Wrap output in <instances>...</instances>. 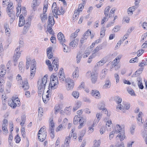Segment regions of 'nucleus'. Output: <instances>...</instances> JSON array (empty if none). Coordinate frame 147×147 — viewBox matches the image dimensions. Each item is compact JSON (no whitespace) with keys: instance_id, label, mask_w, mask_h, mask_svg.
Returning <instances> with one entry per match:
<instances>
[{"instance_id":"obj_62","label":"nucleus","mask_w":147,"mask_h":147,"mask_svg":"<svg viewBox=\"0 0 147 147\" xmlns=\"http://www.w3.org/2000/svg\"><path fill=\"white\" fill-rule=\"evenodd\" d=\"M129 105L128 104H124L123 107V109H126L127 110L129 108Z\"/></svg>"},{"instance_id":"obj_28","label":"nucleus","mask_w":147,"mask_h":147,"mask_svg":"<svg viewBox=\"0 0 147 147\" xmlns=\"http://www.w3.org/2000/svg\"><path fill=\"white\" fill-rule=\"evenodd\" d=\"M143 70V68H140L138 70L136 71L134 74L132 75V77H133L139 76L142 73Z\"/></svg>"},{"instance_id":"obj_59","label":"nucleus","mask_w":147,"mask_h":147,"mask_svg":"<svg viewBox=\"0 0 147 147\" xmlns=\"http://www.w3.org/2000/svg\"><path fill=\"white\" fill-rule=\"evenodd\" d=\"M9 1L10 0H3V5L4 6H5V5H7V4L9 3Z\"/></svg>"},{"instance_id":"obj_52","label":"nucleus","mask_w":147,"mask_h":147,"mask_svg":"<svg viewBox=\"0 0 147 147\" xmlns=\"http://www.w3.org/2000/svg\"><path fill=\"white\" fill-rule=\"evenodd\" d=\"M120 29V27L118 26H117L114 27L113 29V31L114 32H117L119 31Z\"/></svg>"},{"instance_id":"obj_41","label":"nucleus","mask_w":147,"mask_h":147,"mask_svg":"<svg viewBox=\"0 0 147 147\" xmlns=\"http://www.w3.org/2000/svg\"><path fill=\"white\" fill-rule=\"evenodd\" d=\"M6 125L5 124L2 125V129L3 131V134H7L8 133V131L6 127Z\"/></svg>"},{"instance_id":"obj_31","label":"nucleus","mask_w":147,"mask_h":147,"mask_svg":"<svg viewBox=\"0 0 147 147\" xmlns=\"http://www.w3.org/2000/svg\"><path fill=\"white\" fill-rule=\"evenodd\" d=\"M81 105V103L80 102H78L75 105V106L73 108V111H75L76 110H77L78 108L80 107Z\"/></svg>"},{"instance_id":"obj_19","label":"nucleus","mask_w":147,"mask_h":147,"mask_svg":"<svg viewBox=\"0 0 147 147\" xmlns=\"http://www.w3.org/2000/svg\"><path fill=\"white\" fill-rule=\"evenodd\" d=\"M121 56L117 57L112 62V64L111 65L112 68L114 67L117 65L118 63V62L117 61V60L118 59L119 60H120L121 58Z\"/></svg>"},{"instance_id":"obj_2","label":"nucleus","mask_w":147,"mask_h":147,"mask_svg":"<svg viewBox=\"0 0 147 147\" xmlns=\"http://www.w3.org/2000/svg\"><path fill=\"white\" fill-rule=\"evenodd\" d=\"M16 80L18 84L20 85V86L22 87L24 90H27L29 88V86L27 80L25 79L23 81L22 78L20 75H18L16 77Z\"/></svg>"},{"instance_id":"obj_6","label":"nucleus","mask_w":147,"mask_h":147,"mask_svg":"<svg viewBox=\"0 0 147 147\" xmlns=\"http://www.w3.org/2000/svg\"><path fill=\"white\" fill-rule=\"evenodd\" d=\"M36 69V64L35 59H33L32 61V64L30 67V78L32 79L34 77Z\"/></svg>"},{"instance_id":"obj_7","label":"nucleus","mask_w":147,"mask_h":147,"mask_svg":"<svg viewBox=\"0 0 147 147\" xmlns=\"http://www.w3.org/2000/svg\"><path fill=\"white\" fill-rule=\"evenodd\" d=\"M48 8V5H44L43 8V13L40 15V17L42 22H45L47 19V16L45 13Z\"/></svg>"},{"instance_id":"obj_9","label":"nucleus","mask_w":147,"mask_h":147,"mask_svg":"<svg viewBox=\"0 0 147 147\" xmlns=\"http://www.w3.org/2000/svg\"><path fill=\"white\" fill-rule=\"evenodd\" d=\"M57 39L60 43L62 45H64V43H66L64 35L61 32H59L57 35Z\"/></svg>"},{"instance_id":"obj_64","label":"nucleus","mask_w":147,"mask_h":147,"mask_svg":"<svg viewBox=\"0 0 147 147\" xmlns=\"http://www.w3.org/2000/svg\"><path fill=\"white\" fill-rule=\"evenodd\" d=\"M15 139L16 140V143H18L20 142V137L19 136L17 135L15 137Z\"/></svg>"},{"instance_id":"obj_42","label":"nucleus","mask_w":147,"mask_h":147,"mask_svg":"<svg viewBox=\"0 0 147 147\" xmlns=\"http://www.w3.org/2000/svg\"><path fill=\"white\" fill-rule=\"evenodd\" d=\"M58 77H59V80L61 82H66V79L65 78L64 76V74L62 75H61V76H59Z\"/></svg>"},{"instance_id":"obj_24","label":"nucleus","mask_w":147,"mask_h":147,"mask_svg":"<svg viewBox=\"0 0 147 147\" xmlns=\"http://www.w3.org/2000/svg\"><path fill=\"white\" fill-rule=\"evenodd\" d=\"M79 69L78 67L76 68L75 70L73 72L72 76L73 78L77 79L78 77Z\"/></svg>"},{"instance_id":"obj_34","label":"nucleus","mask_w":147,"mask_h":147,"mask_svg":"<svg viewBox=\"0 0 147 147\" xmlns=\"http://www.w3.org/2000/svg\"><path fill=\"white\" fill-rule=\"evenodd\" d=\"M18 66L20 71L21 72H23L24 70V67L23 63L22 62H20Z\"/></svg>"},{"instance_id":"obj_38","label":"nucleus","mask_w":147,"mask_h":147,"mask_svg":"<svg viewBox=\"0 0 147 147\" xmlns=\"http://www.w3.org/2000/svg\"><path fill=\"white\" fill-rule=\"evenodd\" d=\"M71 109L70 107L65 108L64 110V112L67 115H69L70 114Z\"/></svg>"},{"instance_id":"obj_35","label":"nucleus","mask_w":147,"mask_h":147,"mask_svg":"<svg viewBox=\"0 0 147 147\" xmlns=\"http://www.w3.org/2000/svg\"><path fill=\"white\" fill-rule=\"evenodd\" d=\"M46 134V128L45 126H43L40 128L39 130L38 134Z\"/></svg>"},{"instance_id":"obj_44","label":"nucleus","mask_w":147,"mask_h":147,"mask_svg":"<svg viewBox=\"0 0 147 147\" xmlns=\"http://www.w3.org/2000/svg\"><path fill=\"white\" fill-rule=\"evenodd\" d=\"M96 56L95 54H92V55L89 56L88 61V62L89 63H90L92 61V59L95 57Z\"/></svg>"},{"instance_id":"obj_1","label":"nucleus","mask_w":147,"mask_h":147,"mask_svg":"<svg viewBox=\"0 0 147 147\" xmlns=\"http://www.w3.org/2000/svg\"><path fill=\"white\" fill-rule=\"evenodd\" d=\"M47 82V78L46 75L43 77L41 80L38 82V87L39 94H40L44 90Z\"/></svg>"},{"instance_id":"obj_56","label":"nucleus","mask_w":147,"mask_h":147,"mask_svg":"<svg viewBox=\"0 0 147 147\" xmlns=\"http://www.w3.org/2000/svg\"><path fill=\"white\" fill-rule=\"evenodd\" d=\"M112 124L111 120L108 121L106 123V127H109L112 126Z\"/></svg>"},{"instance_id":"obj_30","label":"nucleus","mask_w":147,"mask_h":147,"mask_svg":"<svg viewBox=\"0 0 147 147\" xmlns=\"http://www.w3.org/2000/svg\"><path fill=\"white\" fill-rule=\"evenodd\" d=\"M111 86V82L109 80H107L105 82V84L103 86V88H109Z\"/></svg>"},{"instance_id":"obj_11","label":"nucleus","mask_w":147,"mask_h":147,"mask_svg":"<svg viewBox=\"0 0 147 147\" xmlns=\"http://www.w3.org/2000/svg\"><path fill=\"white\" fill-rule=\"evenodd\" d=\"M49 126V131L50 132V135L51 138H53L55 136V125L53 122L50 123Z\"/></svg>"},{"instance_id":"obj_61","label":"nucleus","mask_w":147,"mask_h":147,"mask_svg":"<svg viewBox=\"0 0 147 147\" xmlns=\"http://www.w3.org/2000/svg\"><path fill=\"white\" fill-rule=\"evenodd\" d=\"M137 120L138 123L139 124V125H142L143 123L142 122V118H137Z\"/></svg>"},{"instance_id":"obj_53","label":"nucleus","mask_w":147,"mask_h":147,"mask_svg":"<svg viewBox=\"0 0 147 147\" xmlns=\"http://www.w3.org/2000/svg\"><path fill=\"white\" fill-rule=\"evenodd\" d=\"M105 30L104 27H102L101 28L100 31V35L101 36H103L105 34Z\"/></svg>"},{"instance_id":"obj_15","label":"nucleus","mask_w":147,"mask_h":147,"mask_svg":"<svg viewBox=\"0 0 147 147\" xmlns=\"http://www.w3.org/2000/svg\"><path fill=\"white\" fill-rule=\"evenodd\" d=\"M55 23V21L53 19V16H52V15H51L50 14L49 17L47 27L51 26V27H52Z\"/></svg>"},{"instance_id":"obj_16","label":"nucleus","mask_w":147,"mask_h":147,"mask_svg":"<svg viewBox=\"0 0 147 147\" xmlns=\"http://www.w3.org/2000/svg\"><path fill=\"white\" fill-rule=\"evenodd\" d=\"M91 94L93 96L96 98H99L100 97V93L97 90H92Z\"/></svg>"},{"instance_id":"obj_18","label":"nucleus","mask_w":147,"mask_h":147,"mask_svg":"<svg viewBox=\"0 0 147 147\" xmlns=\"http://www.w3.org/2000/svg\"><path fill=\"white\" fill-rule=\"evenodd\" d=\"M52 50V48L51 47L48 48L47 49V55L49 59H51L53 57Z\"/></svg>"},{"instance_id":"obj_47","label":"nucleus","mask_w":147,"mask_h":147,"mask_svg":"<svg viewBox=\"0 0 147 147\" xmlns=\"http://www.w3.org/2000/svg\"><path fill=\"white\" fill-rule=\"evenodd\" d=\"M99 128H100V131L101 134H103L105 132V127L103 125H100L99 126Z\"/></svg>"},{"instance_id":"obj_54","label":"nucleus","mask_w":147,"mask_h":147,"mask_svg":"<svg viewBox=\"0 0 147 147\" xmlns=\"http://www.w3.org/2000/svg\"><path fill=\"white\" fill-rule=\"evenodd\" d=\"M127 91L128 93L132 96H135V94L134 90L132 89L128 90Z\"/></svg>"},{"instance_id":"obj_57","label":"nucleus","mask_w":147,"mask_h":147,"mask_svg":"<svg viewBox=\"0 0 147 147\" xmlns=\"http://www.w3.org/2000/svg\"><path fill=\"white\" fill-rule=\"evenodd\" d=\"M64 13V11H60V10L57 9V13L55 15H59L61 14H63Z\"/></svg>"},{"instance_id":"obj_13","label":"nucleus","mask_w":147,"mask_h":147,"mask_svg":"<svg viewBox=\"0 0 147 147\" xmlns=\"http://www.w3.org/2000/svg\"><path fill=\"white\" fill-rule=\"evenodd\" d=\"M28 21H25L24 17L23 16V15L21 14L19 17V26L21 27L24 26L25 24Z\"/></svg>"},{"instance_id":"obj_50","label":"nucleus","mask_w":147,"mask_h":147,"mask_svg":"<svg viewBox=\"0 0 147 147\" xmlns=\"http://www.w3.org/2000/svg\"><path fill=\"white\" fill-rule=\"evenodd\" d=\"M135 126L134 125H132L130 128V132L131 134H133L134 132Z\"/></svg>"},{"instance_id":"obj_51","label":"nucleus","mask_w":147,"mask_h":147,"mask_svg":"<svg viewBox=\"0 0 147 147\" xmlns=\"http://www.w3.org/2000/svg\"><path fill=\"white\" fill-rule=\"evenodd\" d=\"M43 110L41 108H39L38 109V115L40 117H41L43 115Z\"/></svg>"},{"instance_id":"obj_63","label":"nucleus","mask_w":147,"mask_h":147,"mask_svg":"<svg viewBox=\"0 0 147 147\" xmlns=\"http://www.w3.org/2000/svg\"><path fill=\"white\" fill-rule=\"evenodd\" d=\"M63 128V126L62 125L60 124L58 127L56 129V131H61L62 130Z\"/></svg>"},{"instance_id":"obj_12","label":"nucleus","mask_w":147,"mask_h":147,"mask_svg":"<svg viewBox=\"0 0 147 147\" xmlns=\"http://www.w3.org/2000/svg\"><path fill=\"white\" fill-rule=\"evenodd\" d=\"M54 59L53 58L52 64L54 69L55 71H57L59 67V60L58 58Z\"/></svg>"},{"instance_id":"obj_4","label":"nucleus","mask_w":147,"mask_h":147,"mask_svg":"<svg viewBox=\"0 0 147 147\" xmlns=\"http://www.w3.org/2000/svg\"><path fill=\"white\" fill-rule=\"evenodd\" d=\"M74 81L69 78H66L65 87L67 91L72 90L74 87Z\"/></svg>"},{"instance_id":"obj_21","label":"nucleus","mask_w":147,"mask_h":147,"mask_svg":"<svg viewBox=\"0 0 147 147\" xmlns=\"http://www.w3.org/2000/svg\"><path fill=\"white\" fill-rule=\"evenodd\" d=\"M18 7H17L16 8L17 10V13H16V15L17 16H19V14L21 13V12L22 11V13H24V15L26 13V11L24 9H22L20 8V7L19 5H18Z\"/></svg>"},{"instance_id":"obj_40","label":"nucleus","mask_w":147,"mask_h":147,"mask_svg":"<svg viewBox=\"0 0 147 147\" xmlns=\"http://www.w3.org/2000/svg\"><path fill=\"white\" fill-rule=\"evenodd\" d=\"M94 146L93 147H99L100 142V140L97 141L96 140L94 141Z\"/></svg>"},{"instance_id":"obj_17","label":"nucleus","mask_w":147,"mask_h":147,"mask_svg":"<svg viewBox=\"0 0 147 147\" xmlns=\"http://www.w3.org/2000/svg\"><path fill=\"white\" fill-rule=\"evenodd\" d=\"M118 137L121 141H123L125 138V130H122V132H121L118 134L117 137Z\"/></svg>"},{"instance_id":"obj_48","label":"nucleus","mask_w":147,"mask_h":147,"mask_svg":"<svg viewBox=\"0 0 147 147\" xmlns=\"http://www.w3.org/2000/svg\"><path fill=\"white\" fill-rule=\"evenodd\" d=\"M52 27H51V26L47 27V30L50 34H53L54 32L52 29Z\"/></svg>"},{"instance_id":"obj_45","label":"nucleus","mask_w":147,"mask_h":147,"mask_svg":"<svg viewBox=\"0 0 147 147\" xmlns=\"http://www.w3.org/2000/svg\"><path fill=\"white\" fill-rule=\"evenodd\" d=\"M90 34L91 32L89 31V30H88L84 33L83 36H84V38H85L86 39H87L88 38V36H89V34Z\"/></svg>"},{"instance_id":"obj_49","label":"nucleus","mask_w":147,"mask_h":147,"mask_svg":"<svg viewBox=\"0 0 147 147\" xmlns=\"http://www.w3.org/2000/svg\"><path fill=\"white\" fill-rule=\"evenodd\" d=\"M64 45H62L63 47V51L64 52H67L68 51V48L66 45V43H64Z\"/></svg>"},{"instance_id":"obj_27","label":"nucleus","mask_w":147,"mask_h":147,"mask_svg":"<svg viewBox=\"0 0 147 147\" xmlns=\"http://www.w3.org/2000/svg\"><path fill=\"white\" fill-rule=\"evenodd\" d=\"M39 5V3L37 2V0H33L32 7L34 11L36 9L37 7Z\"/></svg>"},{"instance_id":"obj_5","label":"nucleus","mask_w":147,"mask_h":147,"mask_svg":"<svg viewBox=\"0 0 147 147\" xmlns=\"http://www.w3.org/2000/svg\"><path fill=\"white\" fill-rule=\"evenodd\" d=\"M17 96L13 97L11 101H10L8 104L11 107L14 108L16 106H20V101Z\"/></svg>"},{"instance_id":"obj_20","label":"nucleus","mask_w":147,"mask_h":147,"mask_svg":"<svg viewBox=\"0 0 147 147\" xmlns=\"http://www.w3.org/2000/svg\"><path fill=\"white\" fill-rule=\"evenodd\" d=\"M47 136L46 134H38V138L39 140L41 142L43 141L45 139Z\"/></svg>"},{"instance_id":"obj_26","label":"nucleus","mask_w":147,"mask_h":147,"mask_svg":"<svg viewBox=\"0 0 147 147\" xmlns=\"http://www.w3.org/2000/svg\"><path fill=\"white\" fill-rule=\"evenodd\" d=\"M107 70L106 68H104L102 70L100 74L101 79H103L105 78L106 74V72H107Z\"/></svg>"},{"instance_id":"obj_55","label":"nucleus","mask_w":147,"mask_h":147,"mask_svg":"<svg viewBox=\"0 0 147 147\" xmlns=\"http://www.w3.org/2000/svg\"><path fill=\"white\" fill-rule=\"evenodd\" d=\"M90 54V51L89 50H86L84 54V55L83 56L84 58H85V56L86 57H87Z\"/></svg>"},{"instance_id":"obj_46","label":"nucleus","mask_w":147,"mask_h":147,"mask_svg":"<svg viewBox=\"0 0 147 147\" xmlns=\"http://www.w3.org/2000/svg\"><path fill=\"white\" fill-rule=\"evenodd\" d=\"M116 102L118 104L120 103L122 101V99L119 96H116L115 98Z\"/></svg>"},{"instance_id":"obj_58","label":"nucleus","mask_w":147,"mask_h":147,"mask_svg":"<svg viewBox=\"0 0 147 147\" xmlns=\"http://www.w3.org/2000/svg\"><path fill=\"white\" fill-rule=\"evenodd\" d=\"M78 36V34L76 33H72L70 36V38L72 39L75 38Z\"/></svg>"},{"instance_id":"obj_23","label":"nucleus","mask_w":147,"mask_h":147,"mask_svg":"<svg viewBox=\"0 0 147 147\" xmlns=\"http://www.w3.org/2000/svg\"><path fill=\"white\" fill-rule=\"evenodd\" d=\"M80 117L78 116V115H76L75 116L73 122L75 124H77L78 123V121L79 122H82V120L80 119Z\"/></svg>"},{"instance_id":"obj_33","label":"nucleus","mask_w":147,"mask_h":147,"mask_svg":"<svg viewBox=\"0 0 147 147\" xmlns=\"http://www.w3.org/2000/svg\"><path fill=\"white\" fill-rule=\"evenodd\" d=\"M102 49V46L99 45L97 46L93 51L92 54H95L96 53L98 52L99 50Z\"/></svg>"},{"instance_id":"obj_14","label":"nucleus","mask_w":147,"mask_h":147,"mask_svg":"<svg viewBox=\"0 0 147 147\" xmlns=\"http://www.w3.org/2000/svg\"><path fill=\"white\" fill-rule=\"evenodd\" d=\"M122 130H125L124 126L123 125L121 126L119 125H117L115 127L114 133L117 134L119 132H122Z\"/></svg>"},{"instance_id":"obj_43","label":"nucleus","mask_w":147,"mask_h":147,"mask_svg":"<svg viewBox=\"0 0 147 147\" xmlns=\"http://www.w3.org/2000/svg\"><path fill=\"white\" fill-rule=\"evenodd\" d=\"M114 77L116 80V83H118L119 82V77L118 74L117 73L115 74H114Z\"/></svg>"},{"instance_id":"obj_3","label":"nucleus","mask_w":147,"mask_h":147,"mask_svg":"<svg viewBox=\"0 0 147 147\" xmlns=\"http://www.w3.org/2000/svg\"><path fill=\"white\" fill-rule=\"evenodd\" d=\"M51 83L49 86L51 87L52 89H54L57 87V85L58 84V81L57 77L54 75H52L51 77Z\"/></svg>"},{"instance_id":"obj_8","label":"nucleus","mask_w":147,"mask_h":147,"mask_svg":"<svg viewBox=\"0 0 147 147\" xmlns=\"http://www.w3.org/2000/svg\"><path fill=\"white\" fill-rule=\"evenodd\" d=\"M91 75L90 79L92 83L95 84L97 79V76L94 72L91 73L90 71H88L86 73V76L89 77Z\"/></svg>"},{"instance_id":"obj_32","label":"nucleus","mask_w":147,"mask_h":147,"mask_svg":"<svg viewBox=\"0 0 147 147\" xmlns=\"http://www.w3.org/2000/svg\"><path fill=\"white\" fill-rule=\"evenodd\" d=\"M137 7L135 6L130 7L128 9V14L132 15L133 14V12L134 11L135 9Z\"/></svg>"},{"instance_id":"obj_39","label":"nucleus","mask_w":147,"mask_h":147,"mask_svg":"<svg viewBox=\"0 0 147 147\" xmlns=\"http://www.w3.org/2000/svg\"><path fill=\"white\" fill-rule=\"evenodd\" d=\"M72 95L75 98H78L79 96V93L77 91H74L72 93Z\"/></svg>"},{"instance_id":"obj_25","label":"nucleus","mask_w":147,"mask_h":147,"mask_svg":"<svg viewBox=\"0 0 147 147\" xmlns=\"http://www.w3.org/2000/svg\"><path fill=\"white\" fill-rule=\"evenodd\" d=\"M137 81H138V85L140 89H141L144 88V86L142 83V79L138 77L137 78Z\"/></svg>"},{"instance_id":"obj_60","label":"nucleus","mask_w":147,"mask_h":147,"mask_svg":"<svg viewBox=\"0 0 147 147\" xmlns=\"http://www.w3.org/2000/svg\"><path fill=\"white\" fill-rule=\"evenodd\" d=\"M70 138L69 137H67L66 138L65 140L64 144H68L69 145V144L70 141Z\"/></svg>"},{"instance_id":"obj_37","label":"nucleus","mask_w":147,"mask_h":147,"mask_svg":"<svg viewBox=\"0 0 147 147\" xmlns=\"http://www.w3.org/2000/svg\"><path fill=\"white\" fill-rule=\"evenodd\" d=\"M82 57V55L80 53H79L77 54V56L76 57V62L77 63H79L81 60Z\"/></svg>"},{"instance_id":"obj_36","label":"nucleus","mask_w":147,"mask_h":147,"mask_svg":"<svg viewBox=\"0 0 147 147\" xmlns=\"http://www.w3.org/2000/svg\"><path fill=\"white\" fill-rule=\"evenodd\" d=\"M110 7L109 6L107 7L104 11V14L106 17L108 16L109 14V11L110 10Z\"/></svg>"},{"instance_id":"obj_10","label":"nucleus","mask_w":147,"mask_h":147,"mask_svg":"<svg viewBox=\"0 0 147 147\" xmlns=\"http://www.w3.org/2000/svg\"><path fill=\"white\" fill-rule=\"evenodd\" d=\"M20 48V47H18L15 50L14 56V62L17 61L20 56L21 53L19 51Z\"/></svg>"},{"instance_id":"obj_29","label":"nucleus","mask_w":147,"mask_h":147,"mask_svg":"<svg viewBox=\"0 0 147 147\" xmlns=\"http://www.w3.org/2000/svg\"><path fill=\"white\" fill-rule=\"evenodd\" d=\"M25 26H24V30L25 31H27L29 28L31 22L30 21H28L26 22V23L25 24Z\"/></svg>"},{"instance_id":"obj_22","label":"nucleus","mask_w":147,"mask_h":147,"mask_svg":"<svg viewBox=\"0 0 147 147\" xmlns=\"http://www.w3.org/2000/svg\"><path fill=\"white\" fill-rule=\"evenodd\" d=\"M106 63L105 60L104 59H102L100 61L98 62L95 65V67H99L103 65Z\"/></svg>"}]
</instances>
